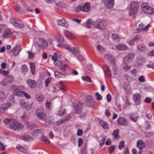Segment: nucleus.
<instances>
[{
  "label": "nucleus",
  "mask_w": 154,
  "mask_h": 154,
  "mask_svg": "<svg viewBox=\"0 0 154 154\" xmlns=\"http://www.w3.org/2000/svg\"><path fill=\"white\" fill-rule=\"evenodd\" d=\"M57 46L58 47L60 48H65L68 49L72 54H73L74 55H75L74 51L72 48L69 46L65 44H57Z\"/></svg>",
  "instance_id": "nucleus-20"
},
{
  "label": "nucleus",
  "mask_w": 154,
  "mask_h": 154,
  "mask_svg": "<svg viewBox=\"0 0 154 154\" xmlns=\"http://www.w3.org/2000/svg\"><path fill=\"white\" fill-rule=\"evenodd\" d=\"M35 114L39 120H45L46 115L45 112L42 108H38L36 111Z\"/></svg>",
  "instance_id": "nucleus-4"
},
{
  "label": "nucleus",
  "mask_w": 154,
  "mask_h": 154,
  "mask_svg": "<svg viewBox=\"0 0 154 154\" xmlns=\"http://www.w3.org/2000/svg\"><path fill=\"white\" fill-rule=\"evenodd\" d=\"M100 125L102 126L104 129H106L108 128L106 123L103 120H100L99 121Z\"/></svg>",
  "instance_id": "nucleus-33"
},
{
  "label": "nucleus",
  "mask_w": 154,
  "mask_h": 154,
  "mask_svg": "<svg viewBox=\"0 0 154 154\" xmlns=\"http://www.w3.org/2000/svg\"><path fill=\"white\" fill-rule=\"evenodd\" d=\"M95 95L97 97L96 98L97 100H100L102 99V96L98 92L95 93Z\"/></svg>",
  "instance_id": "nucleus-54"
},
{
  "label": "nucleus",
  "mask_w": 154,
  "mask_h": 154,
  "mask_svg": "<svg viewBox=\"0 0 154 154\" xmlns=\"http://www.w3.org/2000/svg\"><path fill=\"white\" fill-rule=\"evenodd\" d=\"M112 38L113 39L117 42L119 41V37L118 35L116 34H113L112 36Z\"/></svg>",
  "instance_id": "nucleus-48"
},
{
  "label": "nucleus",
  "mask_w": 154,
  "mask_h": 154,
  "mask_svg": "<svg viewBox=\"0 0 154 154\" xmlns=\"http://www.w3.org/2000/svg\"><path fill=\"white\" fill-rule=\"evenodd\" d=\"M41 48L42 47L38 42L34 43L33 44L32 49H33L35 51L38 52L40 50Z\"/></svg>",
  "instance_id": "nucleus-26"
},
{
  "label": "nucleus",
  "mask_w": 154,
  "mask_h": 154,
  "mask_svg": "<svg viewBox=\"0 0 154 154\" xmlns=\"http://www.w3.org/2000/svg\"><path fill=\"white\" fill-rule=\"evenodd\" d=\"M30 68L32 73V74H34L35 72V65L33 63H31L30 64Z\"/></svg>",
  "instance_id": "nucleus-38"
},
{
  "label": "nucleus",
  "mask_w": 154,
  "mask_h": 154,
  "mask_svg": "<svg viewBox=\"0 0 154 154\" xmlns=\"http://www.w3.org/2000/svg\"><path fill=\"white\" fill-rule=\"evenodd\" d=\"M115 149V146L112 145L110 146L109 148L108 152L109 154H111L114 150Z\"/></svg>",
  "instance_id": "nucleus-42"
},
{
  "label": "nucleus",
  "mask_w": 154,
  "mask_h": 154,
  "mask_svg": "<svg viewBox=\"0 0 154 154\" xmlns=\"http://www.w3.org/2000/svg\"><path fill=\"white\" fill-rule=\"evenodd\" d=\"M138 115L137 113H132L130 114L129 118L131 121L132 122H136Z\"/></svg>",
  "instance_id": "nucleus-28"
},
{
  "label": "nucleus",
  "mask_w": 154,
  "mask_h": 154,
  "mask_svg": "<svg viewBox=\"0 0 154 154\" xmlns=\"http://www.w3.org/2000/svg\"><path fill=\"white\" fill-rule=\"evenodd\" d=\"M154 13V9L145 2V13L148 14H152Z\"/></svg>",
  "instance_id": "nucleus-14"
},
{
  "label": "nucleus",
  "mask_w": 154,
  "mask_h": 154,
  "mask_svg": "<svg viewBox=\"0 0 154 154\" xmlns=\"http://www.w3.org/2000/svg\"><path fill=\"white\" fill-rule=\"evenodd\" d=\"M104 67L106 70L107 75L110 76H112V73L109 70L108 66L107 65H106L104 66Z\"/></svg>",
  "instance_id": "nucleus-39"
},
{
  "label": "nucleus",
  "mask_w": 154,
  "mask_h": 154,
  "mask_svg": "<svg viewBox=\"0 0 154 154\" xmlns=\"http://www.w3.org/2000/svg\"><path fill=\"white\" fill-rule=\"evenodd\" d=\"M82 78L83 80L88 82H91L92 81L90 77L89 76H82Z\"/></svg>",
  "instance_id": "nucleus-43"
},
{
  "label": "nucleus",
  "mask_w": 154,
  "mask_h": 154,
  "mask_svg": "<svg viewBox=\"0 0 154 154\" xmlns=\"http://www.w3.org/2000/svg\"><path fill=\"white\" fill-rule=\"evenodd\" d=\"M17 148L19 151L21 152L26 153L27 152V149L23 147L17 146Z\"/></svg>",
  "instance_id": "nucleus-44"
},
{
  "label": "nucleus",
  "mask_w": 154,
  "mask_h": 154,
  "mask_svg": "<svg viewBox=\"0 0 154 154\" xmlns=\"http://www.w3.org/2000/svg\"><path fill=\"white\" fill-rule=\"evenodd\" d=\"M3 36L5 38H9L12 36V33L9 28H6L2 34Z\"/></svg>",
  "instance_id": "nucleus-16"
},
{
  "label": "nucleus",
  "mask_w": 154,
  "mask_h": 154,
  "mask_svg": "<svg viewBox=\"0 0 154 154\" xmlns=\"http://www.w3.org/2000/svg\"><path fill=\"white\" fill-rule=\"evenodd\" d=\"M119 132V130L117 129L114 131L112 134V135L116 139H118L119 138V137L118 136V134Z\"/></svg>",
  "instance_id": "nucleus-35"
},
{
  "label": "nucleus",
  "mask_w": 154,
  "mask_h": 154,
  "mask_svg": "<svg viewBox=\"0 0 154 154\" xmlns=\"http://www.w3.org/2000/svg\"><path fill=\"white\" fill-rule=\"evenodd\" d=\"M137 25L138 26L134 31V32L136 33H138L140 32L143 30L144 28L143 24L141 23L140 21L137 22Z\"/></svg>",
  "instance_id": "nucleus-22"
},
{
  "label": "nucleus",
  "mask_w": 154,
  "mask_h": 154,
  "mask_svg": "<svg viewBox=\"0 0 154 154\" xmlns=\"http://www.w3.org/2000/svg\"><path fill=\"white\" fill-rule=\"evenodd\" d=\"M37 42L41 47L42 49H45L48 46L47 41L46 40L43 38H39Z\"/></svg>",
  "instance_id": "nucleus-8"
},
{
  "label": "nucleus",
  "mask_w": 154,
  "mask_h": 154,
  "mask_svg": "<svg viewBox=\"0 0 154 154\" xmlns=\"http://www.w3.org/2000/svg\"><path fill=\"white\" fill-rule=\"evenodd\" d=\"M63 32L67 38L71 39L74 38L73 35L68 30H65L63 31Z\"/></svg>",
  "instance_id": "nucleus-30"
},
{
  "label": "nucleus",
  "mask_w": 154,
  "mask_h": 154,
  "mask_svg": "<svg viewBox=\"0 0 154 154\" xmlns=\"http://www.w3.org/2000/svg\"><path fill=\"white\" fill-rule=\"evenodd\" d=\"M152 101V99L151 97H146L145 99V103H150Z\"/></svg>",
  "instance_id": "nucleus-61"
},
{
  "label": "nucleus",
  "mask_w": 154,
  "mask_h": 154,
  "mask_svg": "<svg viewBox=\"0 0 154 154\" xmlns=\"http://www.w3.org/2000/svg\"><path fill=\"white\" fill-rule=\"evenodd\" d=\"M27 52L28 53L29 57L30 58L32 59L34 57V54L32 52H30L29 51H28Z\"/></svg>",
  "instance_id": "nucleus-64"
},
{
  "label": "nucleus",
  "mask_w": 154,
  "mask_h": 154,
  "mask_svg": "<svg viewBox=\"0 0 154 154\" xmlns=\"http://www.w3.org/2000/svg\"><path fill=\"white\" fill-rule=\"evenodd\" d=\"M7 81H8L10 84L13 82L14 80V79L12 76H10L9 77H7Z\"/></svg>",
  "instance_id": "nucleus-55"
},
{
  "label": "nucleus",
  "mask_w": 154,
  "mask_h": 154,
  "mask_svg": "<svg viewBox=\"0 0 154 154\" xmlns=\"http://www.w3.org/2000/svg\"><path fill=\"white\" fill-rule=\"evenodd\" d=\"M91 5L89 2L84 3L82 6V11L85 12H88L90 11Z\"/></svg>",
  "instance_id": "nucleus-18"
},
{
  "label": "nucleus",
  "mask_w": 154,
  "mask_h": 154,
  "mask_svg": "<svg viewBox=\"0 0 154 154\" xmlns=\"http://www.w3.org/2000/svg\"><path fill=\"white\" fill-rule=\"evenodd\" d=\"M23 92H24L23 91H19L17 89H15V91L14 92V95L17 96H21L22 94L23 95Z\"/></svg>",
  "instance_id": "nucleus-34"
},
{
  "label": "nucleus",
  "mask_w": 154,
  "mask_h": 154,
  "mask_svg": "<svg viewBox=\"0 0 154 154\" xmlns=\"http://www.w3.org/2000/svg\"><path fill=\"white\" fill-rule=\"evenodd\" d=\"M141 38V36H137L129 41L128 42V44L129 45L131 46L134 44L135 42L139 41Z\"/></svg>",
  "instance_id": "nucleus-27"
},
{
  "label": "nucleus",
  "mask_w": 154,
  "mask_h": 154,
  "mask_svg": "<svg viewBox=\"0 0 154 154\" xmlns=\"http://www.w3.org/2000/svg\"><path fill=\"white\" fill-rule=\"evenodd\" d=\"M83 142L82 139L81 138H79L78 139V146L80 147L82 145Z\"/></svg>",
  "instance_id": "nucleus-63"
},
{
  "label": "nucleus",
  "mask_w": 154,
  "mask_h": 154,
  "mask_svg": "<svg viewBox=\"0 0 154 154\" xmlns=\"http://www.w3.org/2000/svg\"><path fill=\"white\" fill-rule=\"evenodd\" d=\"M56 64L63 72H65L68 68V65L64 63L63 61L58 60Z\"/></svg>",
  "instance_id": "nucleus-9"
},
{
  "label": "nucleus",
  "mask_w": 154,
  "mask_h": 154,
  "mask_svg": "<svg viewBox=\"0 0 154 154\" xmlns=\"http://www.w3.org/2000/svg\"><path fill=\"white\" fill-rule=\"evenodd\" d=\"M58 36L59 41L60 42H64V38L63 36L60 34H58Z\"/></svg>",
  "instance_id": "nucleus-59"
},
{
  "label": "nucleus",
  "mask_w": 154,
  "mask_h": 154,
  "mask_svg": "<svg viewBox=\"0 0 154 154\" xmlns=\"http://www.w3.org/2000/svg\"><path fill=\"white\" fill-rule=\"evenodd\" d=\"M15 89H17L19 91H21L24 89V88L23 86H16L14 88Z\"/></svg>",
  "instance_id": "nucleus-62"
},
{
  "label": "nucleus",
  "mask_w": 154,
  "mask_h": 154,
  "mask_svg": "<svg viewBox=\"0 0 154 154\" xmlns=\"http://www.w3.org/2000/svg\"><path fill=\"white\" fill-rule=\"evenodd\" d=\"M74 111L76 113L80 114L82 110V105L79 102H75L74 103Z\"/></svg>",
  "instance_id": "nucleus-7"
},
{
  "label": "nucleus",
  "mask_w": 154,
  "mask_h": 154,
  "mask_svg": "<svg viewBox=\"0 0 154 154\" xmlns=\"http://www.w3.org/2000/svg\"><path fill=\"white\" fill-rule=\"evenodd\" d=\"M13 120L11 119L10 118H6L4 120V123L6 125H7L8 124H10V125L11 123L12 122V121Z\"/></svg>",
  "instance_id": "nucleus-37"
},
{
  "label": "nucleus",
  "mask_w": 154,
  "mask_h": 154,
  "mask_svg": "<svg viewBox=\"0 0 154 154\" xmlns=\"http://www.w3.org/2000/svg\"><path fill=\"white\" fill-rule=\"evenodd\" d=\"M23 95H24L27 99H29L31 98V96L24 91L23 92Z\"/></svg>",
  "instance_id": "nucleus-58"
},
{
  "label": "nucleus",
  "mask_w": 154,
  "mask_h": 154,
  "mask_svg": "<svg viewBox=\"0 0 154 154\" xmlns=\"http://www.w3.org/2000/svg\"><path fill=\"white\" fill-rule=\"evenodd\" d=\"M86 25L87 27L91 28L93 26L94 27L95 22L93 21L91 19H89L86 22Z\"/></svg>",
  "instance_id": "nucleus-24"
},
{
  "label": "nucleus",
  "mask_w": 154,
  "mask_h": 154,
  "mask_svg": "<svg viewBox=\"0 0 154 154\" xmlns=\"http://www.w3.org/2000/svg\"><path fill=\"white\" fill-rule=\"evenodd\" d=\"M137 70L136 69H134L130 71L131 74L134 77H135L137 75Z\"/></svg>",
  "instance_id": "nucleus-53"
},
{
  "label": "nucleus",
  "mask_w": 154,
  "mask_h": 154,
  "mask_svg": "<svg viewBox=\"0 0 154 154\" xmlns=\"http://www.w3.org/2000/svg\"><path fill=\"white\" fill-rule=\"evenodd\" d=\"M138 8V3L136 2H133L131 3L127 8V10L129 11V15L132 16L136 14Z\"/></svg>",
  "instance_id": "nucleus-1"
},
{
  "label": "nucleus",
  "mask_w": 154,
  "mask_h": 154,
  "mask_svg": "<svg viewBox=\"0 0 154 154\" xmlns=\"http://www.w3.org/2000/svg\"><path fill=\"white\" fill-rule=\"evenodd\" d=\"M135 54L133 53H130L124 58V62H130L134 57Z\"/></svg>",
  "instance_id": "nucleus-17"
},
{
  "label": "nucleus",
  "mask_w": 154,
  "mask_h": 154,
  "mask_svg": "<svg viewBox=\"0 0 154 154\" xmlns=\"http://www.w3.org/2000/svg\"><path fill=\"white\" fill-rule=\"evenodd\" d=\"M57 58H58L57 57V56L54 54L52 57V60L54 61V63L56 65H57L56 63H57L58 60H57Z\"/></svg>",
  "instance_id": "nucleus-47"
},
{
  "label": "nucleus",
  "mask_w": 154,
  "mask_h": 154,
  "mask_svg": "<svg viewBox=\"0 0 154 154\" xmlns=\"http://www.w3.org/2000/svg\"><path fill=\"white\" fill-rule=\"evenodd\" d=\"M87 145H85L84 147L82 149V152L83 154H88L87 152Z\"/></svg>",
  "instance_id": "nucleus-57"
},
{
  "label": "nucleus",
  "mask_w": 154,
  "mask_h": 154,
  "mask_svg": "<svg viewBox=\"0 0 154 154\" xmlns=\"http://www.w3.org/2000/svg\"><path fill=\"white\" fill-rule=\"evenodd\" d=\"M116 48L117 50L120 51L125 50L127 49L128 47L123 44H119L116 46Z\"/></svg>",
  "instance_id": "nucleus-25"
},
{
  "label": "nucleus",
  "mask_w": 154,
  "mask_h": 154,
  "mask_svg": "<svg viewBox=\"0 0 154 154\" xmlns=\"http://www.w3.org/2000/svg\"><path fill=\"white\" fill-rule=\"evenodd\" d=\"M57 24L59 26L66 27L68 26L67 22L64 19L58 20L57 21Z\"/></svg>",
  "instance_id": "nucleus-23"
},
{
  "label": "nucleus",
  "mask_w": 154,
  "mask_h": 154,
  "mask_svg": "<svg viewBox=\"0 0 154 154\" xmlns=\"http://www.w3.org/2000/svg\"><path fill=\"white\" fill-rule=\"evenodd\" d=\"M104 57L105 59L110 62L112 65L114 66L115 65V62L113 56L109 54H106L104 56Z\"/></svg>",
  "instance_id": "nucleus-13"
},
{
  "label": "nucleus",
  "mask_w": 154,
  "mask_h": 154,
  "mask_svg": "<svg viewBox=\"0 0 154 154\" xmlns=\"http://www.w3.org/2000/svg\"><path fill=\"white\" fill-rule=\"evenodd\" d=\"M143 143V141L142 140H139L137 141V146L140 150L138 153V154H141L143 152L142 149L144 148V147Z\"/></svg>",
  "instance_id": "nucleus-21"
},
{
  "label": "nucleus",
  "mask_w": 154,
  "mask_h": 154,
  "mask_svg": "<svg viewBox=\"0 0 154 154\" xmlns=\"http://www.w3.org/2000/svg\"><path fill=\"white\" fill-rule=\"evenodd\" d=\"M106 138L105 137L103 136L102 137V140H100L99 142V145L100 146V147H101L103 146L104 144V142L106 140Z\"/></svg>",
  "instance_id": "nucleus-50"
},
{
  "label": "nucleus",
  "mask_w": 154,
  "mask_h": 154,
  "mask_svg": "<svg viewBox=\"0 0 154 154\" xmlns=\"http://www.w3.org/2000/svg\"><path fill=\"white\" fill-rule=\"evenodd\" d=\"M138 49L140 51H143L144 49L143 44H140L137 47Z\"/></svg>",
  "instance_id": "nucleus-51"
},
{
  "label": "nucleus",
  "mask_w": 154,
  "mask_h": 154,
  "mask_svg": "<svg viewBox=\"0 0 154 154\" xmlns=\"http://www.w3.org/2000/svg\"><path fill=\"white\" fill-rule=\"evenodd\" d=\"M122 68L125 71H127L130 69L131 67L126 63H123L122 64Z\"/></svg>",
  "instance_id": "nucleus-32"
},
{
  "label": "nucleus",
  "mask_w": 154,
  "mask_h": 154,
  "mask_svg": "<svg viewBox=\"0 0 154 154\" xmlns=\"http://www.w3.org/2000/svg\"><path fill=\"white\" fill-rule=\"evenodd\" d=\"M51 78H48L45 81V86L46 87H47L48 85H49V84L50 82H51Z\"/></svg>",
  "instance_id": "nucleus-56"
},
{
  "label": "nucleus",
  "mask_w": 154,
  "mask_h": 154,
  "mask_svg": "<svg viewBox=\"0 0 154 154\" xmlns=\"http://www.w3.org/2000/svg\"><path fill=\"white\" fill-rule=\"evenodd\" d=\"M97 50L103 53L105 51V49L102 46L99 45L97 46Z\"/></svg>",
  "instance_id": "nucleus-45"
},
{
  "label": "nucleus",
  "mask_w": 154,
  "mask_h": 154,
  "mask_svg": "<svg viewBox=\"0 0 154 154\" xmlns=\"http://www.w3.org/2000/svg\"><path fill=\"white\" fill-rule=\"evenodd\" d=\"M10 128L14 131H20L22 129V126L19 122L13 120L11 123L10 125Z\"/></svg>",
  "instance_id": "nucleus-2"
},
{
  "label": "nucleus",
  "mask_w": 154,
  "mask_h": 154,
  "mask_svg": "<svg viewBox=\"0 0 154 154\" xmlns=\"http://www.w3.org/2000/svg\"><path fill=\"white\" fill-rule=\"evenodd\" d=\"M105 6L107 8H111L114 4V0H103Z\"/></svg>",
  "instance_id": "nucleus-15"
},
{
  "label": "nucleus",
  "mask_w": 154,
  "mask_h": 154,
  "mask_svg": "<svg viewBox=\"0 0 154 154\" xmlns=\"http://www.w3.org/2000/svg\"><path fill=\"white\" fill-rule=\"evenodd\" d=\"M86 103L89 107H93L95 105V101L92 97L90 95L86 97Z\"/></svg>",
  "instance_id": "nucleus-6"
},
{
  "label": "nucleus",
  "mask_w": 154,
  "mask_h": 154,
  "mask_svg": "<svg viewBox=\"0 0 154 154\" xmlns=\"http://www.w3.org/2000/svg\"><path fill=\"white\" fill-rule=\"evenodd\" d=\"M51 102L47 101L46 102L45 104L46 108L48 109H51Z\"/></svg>",
  "instance_id": "nucleus-41"
},
{
  "label": "nucleus",
  "mask_w": 154,
  "mask_h": 154,
  "mask_svg": "<svg viewBox=\"0 0 154 154\" xmlns=\"http://www.w3.org/2000/svg\"><path fill=\"white\" fill-rule=\"evenodd\" d=\"M133 99L136 105H138L140 103L141 97L140 94L136 93L133 95Z\"/></svg>",
  "instance_id": "nucleus-19"
},
{
  "label": "nucleus",
  "mask_w": 154,
  "mask_h": 154,
  "mask_svg": "<svg viewBox=\"0 0 154 154\" xmlns=\"http://www.w3.org/2000/svg\"><path fill=\"white\" fill-rule=\"evenodd\" d=\"M106 25V23L103 19H98L95 22L94 27L100 29H105Z\"/></svg>",
  "instance_id": "nucleus-3"
},
{
  "label": "nucleus",
  "mask_w": 154,
  "mask_h": 154,
  "mask_svg": "<svg viewBox=\"0 0 154 154\" xmlns=\"http://www.w3.org/2000/svg\"><path fill=\"white\" fill-rule=\"evenodd\" d=\"M54 73L55 77L57 78H65L66 77V75L65 74H63L59 72L55 71Z\"/></svg>",
  "instance_id": "nucleus-29"
},
{
  "label": "nucleus",
  "mask_w": 154,
  "mask_h": 154,
  "mask_svg": "<svg viewBox=\"0 0 154 154\" xmlns=\"http://www.w3.org/2000/svg\"><path fill=\"white\" fill-rule=\"evenodd\" d=\"M117 122L118 125L122 126H127L128 124V122L127 119L122 117L119 118L117 119Z\"/></svg>",
  "instance_id": "nucleus-12"
},
{
  "label": "nucleus",
  "mask_w": 154,
  "mask_h": 154,
  "mask_svg": "<svg viewBox=\"0 0 154 154\" xmlns=\"http://www.w3.org/2000/svg\"><path fill=\"white\" fill-rule=\"evenodd\" d=\"M22 49L20 45H16L11 51V52H12L13 55L14 56H17L19 53L20 51Z\"/></svg>",
  "instance_id": "nucleus-10"
},
{
  "label": "nucleus",
  "mask_w": 154,
  "mask_h": 154,
  "mask_svg": "<svg viewBox=\"0 0 154 154\" xmlns=\"http://www.w3.org/2000/svg\"><path fill=\"white\" fill-rule=\"evenodd\" d=\"M11 103H8L0 106V113H2L11 106Z\"/></svg>",
  "instance_id": "nucleus-11"
},
{
  "label": "nucleus",
  "mask_w": 154,
  "mask_h": 154,
  "mask_svg": "<svg viewBox=\"0 0 154 154\" xmlns=\"http://www.w3.org/2000/svg\"><path fill=\"white\" fill-rule=\"evenodd\" d=\"M11 22L14 26L20 29H23L25 27V24L22 21H21L11 19Z\"/></svg>",
  "instance_id": "nucleus-5"
},
{
  "label": "nucleus",
  "mask_w": 154,
  "mask_h": 154,
  "mask_svg": "<svg viewBox=\"0 0 154 154\" xmlns=\"http://www.w3.org/2000/svg\"><path fill=\"white\" fill-rule=\"evenodd\" d=\"M21 105L22 107L23 108L26 109L28 110H30V107H28L27 106V104L24 101H22L21 102Z\"/></svg>",
  "instance_id": "nucleus-36"
},
{
  "label": "nucleus",
  "mask_w": 154,
  "mask_h": 154,
  "mask_svg": "<svg viewBox=\"0 0 154 154\" xmlns=\"http://www.w3.org/2000/svg\"><path fill=\"white\" fill-rule=\"evenodd\" d=\"M27 82L29 85H30L32 88H35L36 86V84L34 80L29 79L27 81Z\"/></svg>",
  "instance_id": "nucleus-31"
},
{
  "label": "nucleus",
  "mask_w": 154,
  "mask_h": 154,
  "mask_svg": "<svg viewBox=\"0 0 154 154\" xmlns=\"http://www.w3.org/2000/svg\"><path fill=\"white\" fill-rule=\"evenodd\" d=\"M124 143L125 142L124 140H122L120 142L118 146V148L119 149L121 150L124 147Z\"/></svg>",
  "instance_id": "nucleus-52"
},
{
  "label": "nucleus",
  "mask_w": 154,
  "mask_h": 154,
  "mask_svg": "<svg viewBox=\"0 0 154 154\" xmlns=\"http://www.w3.org/2000/svg\"><path fill=\"white\" fill-rule=\"evenodd\" d=\"M7 78L4 79L1 82V84L3 86H6L10 84V83L8 81L6 80Z\"/></svg>",
  "instance_id": "nucleus-49"
},
{
  "label": "nucleus",
  "mask_w": 154,
  "mask_h": 154,
  "mask_svg": "<svg viewBox=\"0 0 154 154\" xmlns=\"http://www.w3.org/2000/svg\"><path fill=\"white\" fill-rule=\"evenodd\" d=\"M22 69L23 72H26L28 70V68L25 65H24L22 66Z\"/></svg>",
  "instance_id": "nucleus-60"
},
{
  "label": "nucleus",
  "mask_w": 154,
  "mask_h": 154,
  "mask_svg": "<svg viewBox=\"0 0 154 154\" xmlns=\"http://www.w3.org/2000/svg\"><path fill=\"white\" fill-rule=\"evenodd\" d=\"M82 7L80 5H78L75 8V12L79 13L81 11H82Z\"/></svg>",
  "instance_id": "nucleus-46"
},
{
  "label": "nucleus",
  "mask_w": 154,
  "mask_h": 154,
  "mask_svg": "<svg viewBox=\"0 0 154 154\" xmlns=\"http://www.w3.org/2000/svg\"><path fill=\"white\" fill-rule=\"evenodd\" d=\"M66 111L65 109H63L59 111L58 113V114L60 116H63L66 113Z\"/></svg>",
  "instance_id": "nucleus-40"
}]
</instances>
